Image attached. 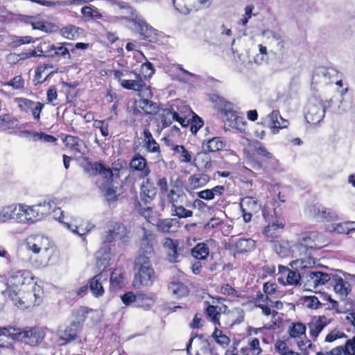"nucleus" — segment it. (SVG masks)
<instances>
[{
    "mask_svg": "<svg viewBox=\"0 0 355 355\" xmlns=\"http://www.w3.org/2000/svg\"><path fill=\"white\" fill-rule=\"evenodd\" d=\"M246 162L254 170L268 171L278 164V160L266 146L257 139L249 140L243 150Z\"/></svg>",
    "mask_w": 355,
    "mask_h": 355,
    "instance_id": "obj_1",
    "label": "nucleus"
},
{
    "mask_svg": "<svg viewBox=\"0 0 355 355\" xmlns=\"http://www.w3.org/2000/svg\"><path fill=\"white\" fill-rule=\"evenodd\" d=\"M275 205L270 206L265 204L262 207V215L268 223L263 231V235L270 242L275 241L281 236L285 227L284 218L277 213Z\"/></svg>",
    "mask_w": 355,
    "mask_h": 355,
    "instance_id": "obj_2",
    "label": "nucleus"
},
{
    "mask_svg": "<svg viewBox=\"0 0 355 355\" xmlns=\"http://www.w3.org/2000/svg\"><path fill=\"white\" fill-rule=\"evenodd\" d=\"M135 276L132 285L136 288L150 286L155 280L156 275L150 259L135 257L134 267Z\"/></svg>",
    "mask_w": 355,
    "mask_h": 355,
    "instance_id": "obj_3",
    "label": "nucleus"
},
{
    "mask_svg": "<svg viewBox=\"0 0 355 355\" xmlns=\"http://www.w3.org/2000/svg\"><path fill=\"white\" fill-rule=\"evenodd\" d=\"M138 95L140 98L134 100L132 107L134 116L155 115L159 112L157 104L150 100L153 96L150 88L144 89Z\"/></svg>",
    "mask_w": 355,
    "mask_h": 355,
    "instance_id": "obj_4",
    "label": "nucleus"
},
{
    "mask_svg": "<svg viewBox=\"0 0 355 355\" xmlns=\"http://www.w3.org/2000/svg\"><path fill=\"white\" fill-rule=\"evenodd\" d=\"M33 280V273L28 270L11 271L8 278L9 287L2 291V295L16 299L17 291H21L23 286L31 284Z\"/></svg>",
    "mask_w": 355,
    "mask_h": 355,
    "instance_id": "obj_5",
    "label": "nucleus"
},
{
    "mask_svg": "<svg viewBox=\"0 0 355 355\" xmlns=\"http://www.w3.org/2000/svg\"><path fill=\"white\" fill-rule=\"evenodd\" d=\"M182 107V109L180 110L178 106L173 105L170 107L162 110L159 117L162 128L169 127L173 121L178 122L182 127L189 126V120L187 119L186 113L188 108L186 106Z\"/></svg>",
    "mask_w": 355,
    "mask_h": 355,
    "instance_id": "obj_6",
    "label": "nucleus"
},
{
    "mask_svg": "<svg viewBox=\"0 0 355 355\" xmlns=\"http://www.w3.org/2000/svg\"><path fill=\"white\" fill-rule=\"evenodd\" d=\"M18 211L16 214L15 221L19 223H33L41 220L46 215L44 211L45 206L35 205L28 206L24 204H19Z\"/></svg>",
    "mask_w": 355,
    "mask_h": 355,
    "instance_id": "obj_7",
    "label": "nucleus"
},
{
    "mask_svg": "<svg viewBox=\"0 0 355 355\" xmlns=\"http://www.w3.org/2000/svg\"><path fill=\"white\" fill-rule=\"evenodd\" d=\"M142 234L139 239V250L136 257L150 259L155 256V245L157 243V236L151 230L141 227Z\"/></svg>",
    "mask_w": 355,
    "mask_h": 355,
    "instance_id": "obj_8",
    "label": "nucleus"
},
{
    "mask_svg": "<svg viewBox=\"0 0 355 355\" xmlns=\"http://www.w3.org/2000/svg\"><path fill=\"white\" fill-rule=\"evenodd\" d=\"M38 51L41 53L40 55H44L57 61L70 60L71 59V53H73V44L67 42L48 44L45 50L38 49Z\"/></svg>",
    "mask_w": 355,
    "mask_h": 355,
    "instance_id": "obj_9",
    "label": "nucleus"
},
{
    "mask_svg": "<svg viewBox=\"0 0 355 355\" xmlns=\"http://www.w3.org/2000/svg\"><path fill=\"white\" fill-rule=\"evenodd\" d=\"M13 338L21 340L31 346H37L41 343L45 336L42 328L39 327L12 329Z\"/></svg>",
    "mask_w": 355,
    "mask_h": 355,
    "instance_id": "obj_10",
    "label": "nucleus"
},
{
    "mask_svg": "<svg viewBox=\"0 0 355 355\" xmlns=\"http://www.w3.org/2000/svg\"><path fill=\"white\" fill-rule=\"evenodd\" d=\"M17 308L24 310L40 304V296L35 293V288L26 292L17 291L16 299L8 297Z\"/></svg>",
    "mask_w": 355,
    "mask_h": 355,
    "instance_id": "obj_11",
    "label": "nucleus"
},
{
    "mask_svg": "<svg viewBox=\"0 0 355 355\" xmlns=\"http://www.w3.org/2000/svg\"><path fill=\"white\" fill-rule=\"evenodd\" d=\"M130 231L124 224L114 222L111 225V228L106 232L103 242L111 243L115 240H120L123 243H127L130 241Z\"/></svg>",
    "mask_w": 355,
    "mask_h": 355,
    "instance_id": "obj_12",
    "label": "nucleus"
},
{
    "mask_svg": "<svg viewBox=\"0 0 355 355\" xmlns=\"http://www.w3.org/2000/svg\"><path fill=\"white\" fill-rule=\"evenodd\" d=\"M162 245L166 252L167 259L171 263L179 262L180 255L183 253V241L178 239H173L169 237H166L163 241Z\"/></svg>",
    "mask_w": 355,
    "mask_h": 355,
    "instance_id": "obj_13",
    "label": "nucleus"
},
{
    "mask_svg": "<svg viewBox=\"0 0 355 355\" xmlns=\"http://www.w3.org/2000/svg\"><path fill=\"white\" fill-rule=\"evenodd\" d=\"M210 100L215 104L217 109L223 114V116L229 123H231L235 116L238 114L236 111L234 110L233 103L216 94H212L210 96Z\"/></svg>",
    "mask_w": 355,
    "mask_h": 355,
    "instance_id": "obj_14",
    "label": "nucleus"
},
{
    "mask_svg": "<svg viewBox=\"0 0 355 355\" xmlns=\"http://www.w3.org/2000/svg\"><path fill=\"white\" fill-rule=\"evenodd\" d=\"M15 102L17 104V107L21 112L28 113L31 111L35 121H39L40 120V114L44 107V103L39 101L35 102L23 97L15 98Z\"/></svg>",
    "mask_w": 355,
    "mask_h": 355,
    "instance_id": "obj_15",
    "label": "nucleus"
},
{
    "mask_svg": "<svg viewBox=\"0 0 355 355\" xmlns=\"http://www.w3.org/2000/svg\"><path fill=\"white\" fill-rule=\"evenodd\" d=\"M323 237L322 234L317 231L308 232L302 234L299 243L307 250L321 249L326 245Z\"/></svg>",
    "mask_w": 355,
    "mask_h": 355,
    "instance_id": "obj_16",
    "label": "nucleus"
},
{
    "mask_svg": "<svg viewBox=\"0 0 355 355\" xmlns=\"http://www.w3.org/2000/svg\"><path fill=\"white\" fill-rule=\"evenodd\" d=\"M324 114L325 110L322 102L315 101L307 105L304 117L308 123L316 125L322 121Z\"/></svg>",
    "mask_w": 355,
    "mask_h": 355,
    "instance_id": "obj_17",
    "label": "nucleus"
},
{
    "mask_svg": "<svg viewBox=\"0 0 355 355\" xmlns=\"http://www.w3.org/2000/svg\"><path fill=\"white\" fill-rule=\"evenodd\" d=\"M225 187L223 185H216L211 189H206L197 192V196L203 200L211 201L218 198L215 205H221L225 202L224 194Z\"/></svg>",
    "mask_w": 355,
    "mask_h": 355,
    "instance_id": "obj_18",
    "label": "nucleus"
},
{
    "mask_svg": "<svg viewBox=\"0 0 355 355\" xmlns=\"http://www.w3.org/2000/svg\"><path fill=\"white\" fill-rule=\"evenodd\" d=\"M87 162L84 166V171L89 174L90 175H96L98 174H102L105 179L111 180L114 177L112 170L110 167L105 166L103 161L99 160L98 162L88 161V158L86 159Z\"/></svg>",
    "mask_w": 355,
    "mask_h": 355,
    "instance_id": "obj_19",
    "label": "nucleus"
},
{
    "mask_svg": "<svg viewBox=\"0 0 355 355\" xmlns=\"http://www.w3.org/2000/svg\"><path fill=\"white\" fill-rule=\"evenodd\" d=\"M332 321L333 318H329L324 315L313 316L307 323L310 336L313 340L316 339L322 329Z\"/></svg>",
    "mask_w": 355,
    "mask_h": 355,
    "instance_id": "obj_20",
    "label": "nucleus"
},
{
    "mask_svg": "<svg viewBox=\"0 0 355 355\" xmlns=\"http://www.w3.org/2000/svg\"><path fill=\"white\" fill-rule=\"evenodd\" d=\"M315 355H355V336L347 339L345 344L331 348L330 350L320 351Z\"/></svg>",
    "mask_w": 355,
    "mask_h": 355,
    "instance_id": "obj_21",
    "label": "nucleus"
},
{
    "mask_svg": "<svg viewBox=\"0 0 355 355\" xmlns=\"http://www.w3.org/2000/svg\"><path fill=\"white\" fill-rule=\"evenodd\" d=\"M130 168L139 172L141 178H146L150 173L147 159L139 153H136L130 159Z\"/></svg>",
    "mask_w": 355,
    "mask_h": 355,
    "instance_id": "obj_22",
    "label": "nucleus"
},
{
    "mask_svg": "<svg viewBox=\"0 0 355 355\" xmlns=\"http://www.w3.org/2000/svg\"><path fill=\"white\" fill-rule=\"evenodd\" d=\"M125 271L123 268H114L110 274L109 289L111 293H116L125 286Z\"/></svg>",
    "mask_w": 355,
    "mask_h": 355,
    "instance_id": "obj_23",
    "label": "nucleus"
},
{
    "mask_svg": "<svg viewBox=\"0 0 355 355\" xmlns=\"http://www.w3.org/2000/svg\"><path fill=\"white\" fill-rule=\"evenodd\" d=\"M144 179L140 187L139 196L144 204H150L156 196L157 189L149 178Z\"/></svg>",
    "mask_w": 355,
    "mask_h": 355,
    "instance_id": "obj_24",
    "label": "nucleus"
},
{
    "mask_svg": "<svg viewBox=\"0 0 355 355\" xmlns=\"http://www.w3.org/2000/svg\"><path fill=\"white\" fill-rule=\"evenodd\" d=\"M142 147L148 153L161 154V148L159 143L154 139L150 130L145 128L141 137Z\"/></svg>",
    "mask_w": 355,
    "mask_h": 355,
    "instance_id": "obj_25",
    "label": "nucleus"
},
{
    "mask_svg": "<svg viewBox=\"0 0 355 355\" xmlns=\"http://www.w3.org/2000/svg\"><path fill=\"white\" fill-rule=\"evenodd\" d=\"M332 275H333L331 274H329L322 271H309L306 275V284L309 286H313V288H315L320 286H323L326 284L327 282L331 281Z\"/></svg>",
    "mask_w": 355,
    "mask_h": 355,
    "instance_id": "obj_26",
    "label": "nucleus"
},
{
    "mask_svg": "<svg viewBox=\"0 0 355 355\" xmlns=\"http://www.w3.org/2000/svg\"><path fill=\"white\" fill-rule=\"evenodd\" d=\"M163 140L166 146L170 148L174 152V154L178 155V158L180 162L190 163L192 159L191 153L184 146L177 145L168 137H164Z\"/></svg>",
    "mask_w": 355,
    "mask_h": 355,
    "instance_id": "obj_27",
    "label": "nucleus"
},
{
    "mask_svg": "<svg viewBox=\"0 0 355 355\" xmlns=\"http://www.w3.org/2000/svg\"><path fill=\"white\" fill-rule=\"evenodd\" d=\"M181 225V223L178 218H168L164 219H159L157 220L155 226L157 230L164 234H173L178 231Z\"/></svg>",
    "mask_w": 355,
    "mask_h": 355,
    "instance_id": "obj_28",
    "label": "nucleus"
},
{
    "mask_svg": "<svg viewBox=\"0 0 355 355\" xmlns=\"http://www.w3.org/2000/svg\"><path fill=\"white\" fill-rule=\"evenodd\" d=\"M267 118L268 119V126L273 134L278 133L280 129L287 128L289 124L288 121L281 116L279 110H273L268 115Z\"/></svg>",
    "mask_w": 355,
    "mask_h": 355,
    "instance_id": "obj_29",
    "label": "nucleus"
},
{
    "mask_svg": "<svg viewBox=\"0 0 355 355\" xmlns=\"http://www.w3.org/2000/svg\"><path fill=\"white\" fill-rule=\"evenodd\" d=\"M226 142L220 137H214L204 140L202 143V148L205 154L215 153L225 148Z\"/></svg>",
    "mask_w": 355,
    "mask_h": 355,
    "instance_id": "obj_30",
    "label": "nucleus"
},
{
    "mask_svg": "<svg viewBox=\"0 0 355 355\" xmlns=\"http://www.w3.org/2000/svg\"><path fill=\"white\" fill-rule=\"evenodd\" d=\"M331 284L334 290L341 298H345L351 292L350 284L338 275H333Z\"/></svg>",
    "mask_w": 355,
    "mask_h": 355,
    "instance_id": "obj_31",
    "label": "nucleus"
},
{
    "mask_svg": "<svg viewBox=\"0 0 355 355\" xmlns=\"http://www.w3.org/2000/svg\"><path fill=\"white\" fill-rule=\"evenodd\" d=\"M126 73H134L135 76V80H123L121 81V86L128 90H134L137 91L139 93L143 92L144 89L150 88L147 87L145 81L141 79L140 77L139 78L137 76V72L133 71H125Z\"/></svg>",
    "mask_w": 355,
    "mask_h": 355,
    "instance_id": "obj_32",
    "label": "nucleus"
},
{
    "mask_svg": "<svg viewBox=\"0 0 355 355\" xmlns=\"http://www.w3.org/2000/svg\"><path fill=\"white\" fill-rule=\"evenodd\" d=\"M28 245L33 252L37 254L40 252H47L50 248V243L47 238L42 236H35L33 241L28 242Z\"/></svg>",
    "mask_w": 355,
    "mask_h": 355,
    "instance_id": "obj_33",
    "label": "nucleus"
},
{
    "mask_svg": "<svg viewBox=\"0 0 355 355\" xmlns=\"http://www.w3.org/2000/svg\"><path fill=\"white\" fill-rule=\"evenodd\" d=\"M103 270L94 275L88 280V285L90 291L95 297H101L105 293V289L102 284Z\"/></svg>",
    "mask_w": 355,
    "mask_h": 355,
    "instance_id": "obj_34",
    "label": "nucleus"
},
{
    "mask_svg": "<svg viewBox=\"0 0 355 355\" xmlns=\"http://www.w3.org/2000/svg\"><path fill=\"white\" fill-rule=\"evenodd\" d=\"M210 181V177L205 173L191 175L188 178V187L191 190H196L206 186Z\"/></svg>",
    "mask_w": 355,
    "mask_h": 355,
    "instance_id": "obj_35",
    "label": "nucleus"
},
{
    "mask_svg": "<svg viewBox=\"0 0 355 355\" xmlns=\"http://www.w3.org/2000/svg\"><path fill=\"white\" fill-rule=\"evenodd\" d=\"M173 3L175 9L183 15L198 10L196 0H173Z\"/></svg>",
    "mask_w": 355,
    "mask_h": 355,
    "instance_id": "obj_36",
    "label": "nucleus"
},
{
    "mask_svg": "<svg viewBox=\"0 0 355 355\" xmlns=\"http://www.w3.org/2000/svg\"><path fill=\"white\" fill-rule=\"evenodd\" d=\"M204 314L207 320L211 321L215 325H220V308L218 306L210 304L208 301H205Z\"/></svg>",
    "mask_w": 355,
    "mask_h": 355,
    "instance_id": "obj_37",
    "label": "nucleus"
},
{
    "mask_svg": "<svg viewBox=\"0 0 355 355\" xmlns=\"http://www.w3.org/2000/svg\"><path fill=\"white\" fill-rule=\"evenodd\" d=\"M169 292L176 298H182L189 295V290L186 284L180 282H171L168 284Z\"/></svg>",
    "mask_w": 355,
    "mask_h": 355,
    "instance_id": "obj_38",
    "label": "nucleus"
},
{
    "mask_svg": "<svg viewBox=\"0 0 355 355\" xmlns=\"http://www.w3.org/2000/svg\"><path fill=\"white\" fill-rule=\"evenodd\" d=\"M139 35L141 40L151 43H156L158 40L156 31L146 24L139 25Z\"/></svg>",
    "mask_w": 355,
    "mask_h": 355,
    "instance_id": "obj_39",
    "label": "nucleus"
},
{
    "mask_svg": "<svg viewBox=\"0 0 355 355\" xmlns=\"http://www.w3.org/2000/svg\"><path fill=\"white\" fill-rule=\"evenodd\" d=\"M135 209L142 216L148 223L155 225L158 218H157L154 214H155L153 209L150 207L143 208L141 202L136 200L135 202Z\"/></svg>",
    "mask_w": 355,
    "mask_h": 355,
    "instance_id": "obj_40",
    "label": "nucleus"
},
{
    "mask_svg": "<svg viewBox=\"0 0 355 355\" xmlns=\"http://www.w3.org/2000/svg\"><path fill=\"white\" fill-rule=\"evenodd\" d=\"M256 247L255 241L252 239H239L234 245L235 251L239 254L248 253Z\"/></svg>",
    "mask_w": 355,
    "mask_h": 355,
    "instance_id": "obj_41",
    "label": "nucleus"
},
{
    "mask_svg": "<svg viewBox=\"0 0 355 355\" xmlns=\"http://www.w3.org/2000/svg\"><path fill=\"white\" fill-rule=\"evenodd\" d=\"M191 254L195 259L205 261L209 255V248L205 243H199L191 249Z\"/></svg>",
    "mask_w": 355,
    "mask_h": 355,
    "instance_id": "obj_42",
    "label": "nucleus"
},
{
    "mask_svg": "<svg viewBox=\"0 0 355 355\" xmlns=\"http://www.w3.org/2000/svg\"><path fill=\"white\" fill-rule=\"evenodd\" d=\"M17 211V205L12 204L3 207L0 211V222L8 223L11 220H15Z\"/></svg>",
    "mask_w": 355,
    "mask_h": 355,
    "instance_id": "obj_43",
    "label": "nucleus"
},
{
    "mask_svg": "<svg viewBox=\"0 0 355 355\" xmlns=\"http://www.w3.org/2000/svg\"><path fill=\"white\" fill-rule=\"evenodd\" d=\"M113 178L110 179H105L103 183L100 186V190L103 193V195L108 201H114L117 200L116 195V190L113 184Z\"/></svg>",
    "mask_w": 355,
    "mask_h": 355,
    "instance_id": "obj_44",
    "label": "nucleus"
},
{
    "mask_svg": "<svg viewBox=\"0 0 355 355\" xmlns=\"http://www.w3.org/2000/svg\"><path fill=\"white\" fill-rule=\"evenodd\" d=\"M18 120L12 114L7 113L0 115V130L6 131L15 128Z\"/></svg>",
    "mask_w": 355,
    "mask_h": 355,
    "instance_id": "obj_45",
    "label": "nucleus"
},
{
    "mask_svg": "<svg viewBox=\"0 0 355 355\" xmlns=\"http://www.w3.org/2000/svg\"><path fill=\"white\" fill-rule=\"evenodd\" d=\"M59 33L64 38L68 40H76L80 35V28L73 24H69L62 28H58Z\"/></svg>",
    "mask_w": 355,
    "mask_h": 355,
    "instance_id": "obj_46",
    "label": "nucleus"
},
{
    "mask_svg": "<svg viewBox=\"0 0 355 355\" xmlns=\"http://www.w3.org/2000/svg\"><path fill=\"white\" fill-rule=\"evenodd\" d=\"M31 25L33 29L40 30L44 32L56 31L58 27L50 23H46L43 20L37 19L36 17H31Z\"/></svg>",
    "mask_w": 355,
    "mask_h": 355,
    "instance_id": "obj_47",
    "label": "nucleus"
},
{
    "mask_svg": "<svg viewBox=\"0 0 355 355\" xmlns=\"http://www.w3.org/2000/svg\"><path fill=\"white\" fill-rule=\"evenodd\" d=\"M26 132L31 135L32 140L33 141L40 140L46 143H56L58 141L57 138L54 136L48 135L43 132H38L36 131L27 130Z\"/></svg>",
    "mask_w": 355,
    "mask_h": 355,
    "instance_id": "obj_48",
    "label": "nucleus"
},
{
    "mask_svg": "<svg viewBox=\"0 0 355 355\" xmlns=\"http://www.w3.org/2000/svg\"><path fill=\"white\" fill-rule=\"evenodd\" d=\"M62 141L67 148L77 153L80 152V143L82 141L78 137L71 135H67L62 139Z\"/></svg>",
    "mask_w": 355,
    "mask_h": 355,
    "instance_id": "obj_49",
    "label": "nucleus"
},
{
    "mask_svg": "<svg viewBox=\"0 0 355 355\" xmlns=\"http://www.w3.org/2000/svg\"><path fill=\"white\" fill-rule=\"evenodd\" d=\"M155 72V69L153 64L150 62L146 61L141 65L139 72L137 73V76L139 78L140 76L145 81V80L151 78Z\"/></svg>",
    "mask_w": 355,
    "mask_h": 355,
    "instance_id": "obj_50",
    "label": "nucleus"
},
{
    "mask_svg": "<svg viewBox=\"0 0 355 355\" xmlns=\"http://www.w3.org/2000/svg\"><path fill=\"white\" fill-rule=\"evenodd\" d=\"M155 302V296L147 295L146 294H139L137 304H135V306L142 308L145 310H148L154 305Z\"/></svg>",
    "mask_w": 355,
    "mask_h": 355,
    "instance_id": "obj_51",
    "label": "nucleus"
},
{
    "mask_svg": "<svg viewBox=\"0 0 355 355\" xmlns=\"http://www.w3.org/2000/svg\"><path fill=\"white\" fill-rule=\"evenodd\" d=\"M241 209L245 211H256L258 208L257 200L252 196H245L243 198L240 202Z\"/></svg>",
    "mask_w": 355,
    "mask_h": 355,
    "instance_id": "obj_52",
    "label": "nucleus"
},
{
    "mask_svg": "<svg viewBox=\"0 0 355 355\" xmlns=\"http://www.w3.org/2000/svg\"><path fill=\"white\" fill-rule=\"evenodd\" d=\"M165 195V200L171 205V208H173L176 205L182 203V198L184 194L178 193L175 189H171L168 191Z\"/></svg>",
    "mask_w": 355,
    "mask_h": 355,
    "instance_id": "obj_53",
    "label": "nucleus"
},
{
    "mask_svg": "<svg viewBox=\"0 0 355 355\" xmlns=\"http://www.w3.org/2000/svg\"><path fill=\"white\" fill-rule=\"evenodd\" d=\"M81 13L85 17L89 19H101L103 18L102 14L97 8L93 6H85L81 8Z\"/></svg>",
    "mask_w": 355,
    "mask_h": 355,
    "instance_id": "obj_54",
    "label": "nucleus"
},
{
    "mask_svg": "<svg viewBox=\"0 0 355 355\" xmlns=\"http://www.w3.org/2000/svg\"><path fill=\"white\" fill-rule=\"evenodd\" d=\"M306 326L301 322L293 323L289 328V335L291 338H300L306 334Z\"/></svg>",
    "mask_w": 355,
    "mask_h": 355,
    "instance_id": "obj_55",
    "label": "nucleus"
},
{
    "mask_svg": "<svg viewBox=\"0 0 355 355\" xmlns=\"http://www.w3.org/2000/svg\"><path fill=\"white\" fill-rule=\"evenodd\" d=\"M317 214L327 222L335 221L338 219V215L331 209L325 207H322L321 209H318Z\"/></svg>",
    "mask_w": 355,
    "mask_h": 355,
    "instance_id": "obj_56",
    "label": "nucleus"
},
{
    "mask_svg": "<svg viewBox=\"0 0 355 355\" xmlns=\"http://www.w3.org/2000/svg\"><path fill=\"white\" fill-rule=\"evenodd\" d=\"M172 215L177 216L178 218H187L193 216V211L187 209L180 204L171 208Z\"/></svg>",
    "mask_w": 355,
    "mask_h": 355,
    "instance_id": "obj_57",
    "label": "nucleus"
},
{
    "mask_svg": "<svg viewBox=\"0 0 355 355\" xmlns=\"http://www.w3.org/2000/svg\"><path fill=\"white\" fill-rule=\"evenodd\" d=\"M302 304L311 309H318L322 306V303L315 295L304 296L302 299Z\"/></svg>",
    "mask_w": 355,
    "mask_h": 355,
    "instance_id": "obj_58",
    "label": "nucleus"
},
{
    "mask_svg": "<svg viewBox=\"0 0 355 355\" xmlns=\"http://www.w3.org/2000/svg\"><path fill=\"white\" fill-rule=\"evenodd\" d=\"M301 279V275L300 272L297 270L294 271L292 270H289L288 272L286 275V277L285 279L284 283L283 285H297Z\"/></svg>",
    "mask_w": 355,
    "mask_h": 355,
    "instance_id": "obj_59",
    "label": "nucleus"
},
{
    "mask_svg": "<svg viewBox=\"0 0 355 355\" xmlns=\"http://www.w3.org/2000/svg\"><path fill=\"white\" fill-rule=\"evenodd\" d=\"M77 338V331L75 329L67 327L62 332L60 339L64 340L62 345L74 340Z\"/></svg>",
    "mask_w": 355,
    "mask_h": 355,
    "instance_id": "obj_60",
    "label": "nucleus"
},
{
    "mask_svg": "<svg viewBox=\"0 0 355 355\" xmlns=\"http://www.w3.org/2000/svg\"><path fill=\"white\" fill-rule=\"evenodd\" d=\"M189 120V125L190 126V131L193 134H196L203 125L204 122L202 119L198 115L195 114L193 116L191 119Z\"/></svg>",
    "mask_w": 355,
    "mask_h": 355,
    "instance_id": "obj_61",
    "label": "nucleus"
},
{
    "mask_svg": "<svg viewBox=\"0 0 355 355\" xmlns=\"http://www.w3.org/2000/svg\"><path fill=\"white\" fill-rule=\"evenodd\" d=\"M347 337V335L344 332L334 329L329 332V334L326 336L324 341L326 343H333L338 339L344 338H346Z\"/></svg>",
    "mask_w": 355,
    "mask_h": 355,
    "instance_id": "obj_62",
    "label": "nucleus"
},
{
    "mask_svg": "<svg viewBox=\"0 0 355 355\" xmlns=\"http://www.w3.org/2000/svg\"><path fill=\"white\" fill-rule=\"evenodd\" d=\"M298 347L302 351L300 355H309L310 351H315V345L310 340H301L298 343Z\"/></svg>",
    "mask_w": 355,
    "mask_h": 355,
    "instance_id": "obj_63",
    "label": "nucleus"
},
{
    "mask_svg": "<svg viewBox=\"0 0 355 355\" xmlns=\"http://www.w3.org/2000/svg\"><path fill=\"white\" fill-rule=\"evenodd\" d=\"M220 293L224 295L230 296L232 297H239L240 294L234 287L230 284H224L220 286Z\"/></svg>",
    "mask_w": 355,
    "mask_h": 355,
    "instance_id": "obj_64",
    "label": "nucleus"
}]
</instances>
